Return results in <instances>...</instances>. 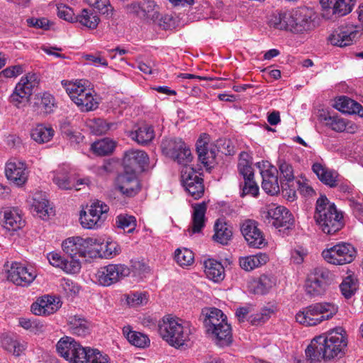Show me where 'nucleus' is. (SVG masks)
Returning <instances> with one entry per match:
<instances>
[{
  "instance_id": "1",
  "label": "nucleus",
  "mask_w": 363,
  "mask_h": 363,
  "mask_svg": "<svg viewBox=\"0 0 363 363\" xmlns=\"http://www.w3.org/2000/svg\"><path fill=\"white\" fill-rule=\"evenodd\" d=\"M347 345L345 330L337 327L328 333L313 338L306 349L307 362L310 363L329 360L342 353Z\"/></svg>"
},
{
  "instance_id": "2",
  "label": "nucleus",
  "mask_w": 363,
  "mask_h": 363,
  "mask_svg": "<svg viewBox=\"0 0 363 363\" xmlns=\"http://www.w3.org/2000/svg\"><path fill=\"white\" fill-rule=\"evenodd\" d=\"M201 318L203 320L206 333L218 346L223 347L231 344V326L228 323L227 316L221 310L216 308H205L202 309Z\"/></svg>"
},
{
  "instance_id": "3",
  "label": "nucleus",
  "mask_w": 363,
  "mask_h": 363,
  "mask_svg": "<svg viewBox=\"0 0 363 363\" xmlns=\"http://www.w3.org/2000/svg\"><path fill=\"white\" fill-rule=\"evenodd\" d=\"M313 218L319 229L328 235L335 234L344 225L342 213L323 195L316 201Z\"/></svg>"
},
{
  "instance_id": "4",
  "label": "nucleus",
  "mask_w": 363,
  "mask_h": 363,
  "mask_svg": "<svg viewBox=\"0 0 363 363\" xmlns=\"http://www.w3.org/2000/svg\"><path fill=\"white\" fill-rule=\"evenodd\" d=\"M161 337L171 346L178 348L189 340L190 326L179 318L167 317L159 325Z\"/></svg>"
},
{
  "instance_id": "5",
  "label": "nucleus",
  "mask_w": 363,
  "mask_h": 363,
  "mask_svg": "<svg viewBox=\"0 0 363 363\" xmlns=\"http://www.w3.org/2000/svg\"><path fill=\"white\" fill-rule=\"evenodd\" d=\"M337 311V308L330 303H316L303 308L296 315V320L306 326H314L324 320L331 318Z\"/></svg>"
},
{
  "instance_id": "6",
  "label": "nucleus",
  "mask_w": 363,
  "mask_h": 363,
  "mask_svg": "<svg viewBox=\"0 0 363 363\" xmlns=\"http://www.w3.org/2000/svg\"><path fill=\"white\" fill-rule=\"evenodd\" d=\"M334 279V274L326 267L318 266L311 270L305 282V290L311 297L323 296Z\"/></svg>"
},
{
  "instance_id": "7",
  "label": "nucleus",
  "mask_w": 363,
  "mask_h": 363,
  "mask_svg": "<svg viewBox=\"0 0 363 363\" xmlns=\"http://www.w3.org/2000/svg\"><path fill=\"white\" fill-rule=\"evenodd\" d=\"M159 6L153 0H141L133 1L127 5L128 12L146 23H157L164 29L162 24V18L160 16Z\"/></svg>"
},
{
  "instance_id": "8",
  "label": "nucleus",
  "mask_w": 363,
  "mask_h": 363,
  "mask_svg": "<svg viewBox=\"0 0 363 363\" xmlns=\"http://www.w3.org/2000/svg\"><path fill=\"white\" fill-rule=\"evenodd\" d=\"M264 223L277 229L290 230L294 227L295 220L292 213L283 206L272 205L262 213Z\"/></svg>"
},
{
  "instance_id": "9",
  "label": "nucleus",
  "mask_w": 363,
  "mask_h": 363,
  "mask_svg": "<svg viewBox=\"0 0 363 363\" xmlns=\"http://www.w3.org/2000/svg\"><path fill=\"white\" fill-rule=\"evenodd\" d=\"M89 347H83L73 338L64 337L56 345L60 355L70 363H86V355Z\"/></svg>"
},
{
  "instance_id": "10",
  "label": "nucleus",
  "mask_w": 363,
  "mask_h": 363,
  "mask_svg": "<svg viewBox=\"0 0 363 363\" xmlns=\"http://www.w3.org/2000/svg\"><path fill=\"white\" fill-rule=\"evenodd\" d=\"M322 256L328 263L343 265L351 263L354 259L356 250L352 245L341 242L324 250Z\"/></svg>"
},
{
  "instance_id": "11",
  "label": "nucleus",
  "mask_w": 363,
  "mask_h": 363,
  "mask_svg": "<svg viewBox=\"0 0 363 363\" xmlns=\"http://www.w3.org/2000/svg\"><path fill=\"white\" fill-rule=\"evenodd\" d=\"M108 206L101 201L93 202L87 206V211L80 213V223L87 229H94L100 227L106 219V213L108 211Z\"/></svg>"
},
{
  "instance_id": "12",
  "label": "nucleus",
  "mask_w": 363,
  "mask_h": 363,
  "mask_svg": "<svg viewBox=\"0 0 363 363\" xmlns=\"http://www.w3.org/2000/svg\"><path fill=\"white\" fill-rule=\"evenodd\" d=\"M130 274L125 264H108L101 267L96 274L97 283L103 286H111Z\"/></svg>"
},
{
  "instance_id": "13",
  "label": "nucleus",
  "mask_w": 363,
  "mask_h": 363,
  "mask_svg": "<svg viewBox=\"0 0 363 363\" xmlns=\"http://www.w3.org/2000/svg\"><path fill=\"white\" fill-rule=\"evenodd\" d=\"M322 17L327 20H335L350 13L355 0H320Z\"/></svg>"
},
{
  "instance_id": "14",
  "label": "nucleus",
  "mask_w": 363,
  "mask_h": 363,
  "mask_svg": "<svg viewBox=\"0 0 363 363\" xmlns=\"http://www.w3.org/2000/svg\"><path fill=\"white\" fill-rule=\"evenodd\" d=\"M35 80V74H28L21 77L9 97V101L18 108L25 106L32 94Z\"/></svg>"
},
{
  "instance_id": "15",
  "label": "nucleus",
  "mask_w": 363,
  "mask_h": 363,
  "mask_svg": "<svg viewBox=\"0 0 363 363\" xmlns=\"http://www.w3.org/2000/svg\"><path fill=\"white\" fill-rule=\"evenodd\" d=\"M313 11L307 7L297 9L288 17L289 30L296 33L311 30L313 27Z\"/></svg>"
},
{
  "instance_id": "16",
  "label": "nucleus",
  "mask_w": 363,
  "mask_h": 363,
  "mask_svg": "<svg viewBox=\"0 0 363 363\" xmlns=\"http://www.w3.org/2000/svg\"><path fill=\"white\" fill-rule=\"evenodd\" d=\"M182 181L186 191L194 199H200L204 193L203 179L191 167H183Z\"/></svg>"
},
{
  "instance_id": "17",
  "label": "nucleus",
  "mask_w": 363,
  "mask_h": 363,
  "mask_svg": "<svg viewBox=\"0 0 363 363\" xmlns=\"http://www.w3.org/2000/svg\"><path fill=\"white\" fill-rule=\"evenodd\" d=\"M116 189L123 196L133 197L140 191L141 186L135 172L125 169L119 174L115 182Z\"/></svg>"
},
{
  "instance_id": "18",
  "label": "nucleus",
  "mask_w": 363,
  "mask_h": 363,
  "mask_svg": "<svg viewBox=\"0 0 363 363\" xmlns=\"http://www.w3.org/2000/svg\"><path fill=\"white\" fill-rule=\"evenodd\" d=\"M360 33L356 26L346 25L339 27L328 38L330 43L340 48L349 46L359 37Z\"/></svg>"
},
{
  "instance_id": "19",
  "label": "nucleus",
  "mask_w": 363,
  "mask_h": 363,
  "mask_svg": "<svg viewBox=\"0 0 363 363\" xmlns=\"http://www.w3.org/2000/svg\"><path fill=\"white\" fill-rule=\"evenodd\" d=\"M36 277L35 271L18 262L12 264L8 270L7 279L17 286H28Z\"/></svg>"
},
{
  "instance_id": "20",
  "label": "nucleus",
  "mask_w": 363,
  "mask_h": 363,
  "mask_svg": "<svg viewBox=\"0 0 363 363\" xmlns=\"http://www.w3.org/2000/svg\"><path fill=\"white\" fill-rule=\"evenodd\" d=\"M257 223L251 219L244 220L240 230L248 245L255 248H262L266 245L262 232L258 228Z\"/></svg>"
},
{
  "instance_id": "21",
  "label": "nucleus",
  "mask_w": 363,
  "mask_h": 363,
  "mask_svg": "<svg viewBox=\"0 0 363 363\" xmlns=\"http://www.w3.org/2000/svg\"><path fill=\"white\" fill-rule=\"evenodd\" d=\"M238 169L239 174L242 176L244 179L243 185H241L242 197L246 195L257 196L259 194V186L254 180V172L252 167L245 160H240Z\"/></svg>"
},
{
  "instance_id": "22",
  "label": "nucleus",
  "mask_w": 363,
  "mask_h": 363,
  "mask_svg": "<svg viewBox=\"0 0 363 363\" xmlns=\"http://www.w3.org/2000/svg\"><path fill=\"white\" fill-rule=\"evenodd\" d=\"M281 187L283 191H286L288 197L294 199L296 196V186L294 171L292 165L285 161H279V172Z\"/></svg>"
},
{
  "instance_id": "23",
  "label": "nucleus",
  "mask_w": 363,
  "mask_h": 363,
  "mask_svg": "<svg viewBox=\"0 0 363 363\" xmlns=\"http://www.w3.org/2000/svg\"><path fill=\"white\" fill-rule=\"evenodd\" d=\"M209 135L203 133L198 139L196 146L199 160L203 164L207 170H210L215 164L216 151L208 147Z\"/></svg>"
},
{
  "instance_id": "24",
  "label": "nucleus",
  "mask_w": 363,
  "mask_h": 363,
  "mask_svg": "<svg viewBox=\"0 0 363 363\" xmlns=\"http://www.w3.org/2000/svg\"><path fill=\"white\" fill-rule=\"evenodd\" d=\"M148 160V155L145 151L135 149L129 150L125 152L124 155V168L136 173V171L144 169Z\"/></svg>"
},
{
  "instance_id": "25",
  "label": "nucleus",
  "mask_w": 363,
  "mask_h": 363,
  "mask_svg": "<svg viewBox=\"0 0 363 363\" xmlns=\"http://www.w3.org/2000/svg\"><path fill=\"white\" fill-rule=\"evenodd\" d=\"M5 173L7 179L17 186L24 184L28 179L25 164L18 160H10L6 163Z\"/></svg>"
},
{
  "instance_id": "26",
  "label": "nucleus",
  "mask_w": 363,
  "mask_h": 363,
  "mask_svg": "<svg viewBox=\"0 0 363 363\" xmlns=\"http://www.w3.org/2000/svg\"><path fill=\"white\" fill-rule=\"evenodd\" d=\"M60 306L58 298L47 295L32 304L31 311L37 315H49L55 313Z\"/></svg>"
},
{
  "instance_id": "27",
  "label": "nucleus",
  "mask_w": 363,
  "mask_h": 363,
  "mask_svg": "<svg viewBox=\"0 0 363 363\" xmlns=\"http://www.w3.org/2000/svg\"><path fill=\"white\" fill-rule=\"evenodd\" d=\"M0 224L8 231H16L24 226V220L17 209L8 208L0 212Z\"/></svg>"
},
{
  "instance_id": "28",
  "label": "nucleus",
  "mask_w": 363,
  "mask_h": 363,
  "mask_svg": "<svg viewBox=\"0 0 363 363\" xmlns=\"http://www.w3.org/2000/svg\"><path fill=\"white\" fill-rule=\"evenodd\" d=\"M262 177V187L268 194H277L281 187V183L279 182L278 171L275 167L270 166L268 169L261 171Z\"/></svg>"
},
{
  "instance_id": "29",
  "label": "nucleus",
  "mask_w": 363,
  "mask_h": 363,
  "mask_svg": "<svg viewBox=\"0 0 363 363\" xmlns=\"http://www.w3.org/2000/svg\"><path fill=\"white\" fill-rule=\"evenodd\" d=\"M232 238L233 226L226 221L225 218L217 219L214 224L213 240L219 244L226 245Z\"/></svg>"
},
{
  "instance_id": "30",
  "label": "nucleus",
  "mask_w": 363,
  "mask_h": 363,
  "mask_svg": "<svg viewBox=\"0 0 363 363\" xmlns=\"http://www.w3.org/2000/svg\"><path fill=\"white\" fill-rule=\"evenodd\" d=\"M79 242V257H96L103 248L102 239L96 238H82L79 237L77 240Z\"/></svg>"
},
{
  "instance_id": "31",
  "label": "nucleus",
  "mask_w": 363,
  "mask_h": 363,
  "mask_svg": "<svg viewBox=\"0 0 363 363\" xmlns=\"http://www.w3.org/2000/svg\"><path fill=\"white\" fill-rule=\"evenodd\" d=\"M313 172L324 184L333 188L338 185L339 174L320 163L315 162L312 166Z\"/></svg>"
},
{
  "instance_id": "32",
  "label": "nucleus",
  "mask_w": 363,
  "mask_h": 363,
  "mask_svg": "<svg viewBox=\"0 0 363 363\" xmlns=\"http://www.w3.org/2000/svg\"><path fill=\"white\" fill-rule=\"evenodd\" d=\"M155 135L153 126L147 123L138 126L129 133L132 140L142 145H147L152 142Z\"/></svg>"
},
{
  "instance_id": "33",
  "label": "nucleus",
  "mask_w": 363,
  "mask_h": 363,
  "mask_svg": "<svg viewBox=\"0 0 363 363\" xmlns=\"http://www.w3.org/2000/svg\"><path fill=\"white\" fill-rule=\"evenodd\" d=\"M35 99L34 107L38 114L47 116L54 111L55 100L52 94L44 92L38 95Z\"/></svg>"
},
{
  "instance_id": "34",
  "label": "nucleus",
  "mask_w": 363,
  "mask_h": 363,
  "mask_svg": "<svg viewBox=\"0 0 363 363\" xmlns=\"http://www.w3.org/2000/svg\"><path fill=\"white\" fill-rule=\"evenodd\" d=\"M54 183L62 189H71L75 188L79 190V185L84 184V180H77V183L74 182V179L69 175L68 172L65 169L57 170L55 172L53 177Z\"/></svg>"
},
{
  "instance_id": "35",
  "label": "nucleus",
  "mask_w": 363,
  "mask_h": 363,
  "mask_svg": "<svg viewBox=\"0 0 363 363\" xmlns=\"http://www.w3.org/2000/svg\"><path fill=\"white\" fill-rule=\"evenodd\" d=\"M186 145L180 138L166 139L162 142V149L163 152L174 161H182L178 156V152L185 148Z\"/></svg>"
},
{
  "instance_id": "36",
  "label": "nucleus",
  "mask_w": 363,
  "mask_h": 363,
  "mask_svg": "<svg viewBox=\"0 0 363 363\" xmlns=\"http://www.w3.org/2000/svg\"><path fill=\"white\" fill-rule=\"evenodd\" d=\"M192 227L189 229L192 233H197L201 231L205 226V214L207 206L205 202L196 203L193 206Z\"/></svg>"
},
{
  "instance_id": "37",
  "label": "nucleus",
  "mask_w": 363,
  "mask_h": 363,
  "mask_svg": "<svg viewBox=\"0 0 363 363\" xmlns=\"http://www.w3.org/2000/svg\"><path fill=\"white\" fill-rule=\"evenodd\" d=\"M68 326L70 333L78 336H86L90 331V323L80 315L69 316Z\"/></svg>"
},
{
  "instance_id": "38",
  "label": "nucleus",
  "mask_w": 363,
  "mask_h": 363,
  "mask_svg": "<svg viewBox=\"0 0 363 363\" xmlns=\"http://www.w3.org/2000/svg\"><path fill=\"white\" fill-rule=\"evenodd\" d=\"M32 208L36 215L43 220L48 219L51 215L54 214L53 209L50 206L48 200L41 194L35 195Z\"/></svg>"
},
{
  "instance_id": "39",
  "label": "nucleus",
  "mask_w": 363,
  "mask_h": 363,
  "mask_svg": "<svg viewBox=\"0 0 363 363\" xmlns=\"http://www.w3.org/2000/svg\"><path fill=\"white\" fill-rule=\"evenodd\" d=\"M204 267L205 274L209 279L217 282L224 279V267L220 262L208 259L204 262Z\"/></svg>"
},
{
  "instance_id": "40",
  "label": "nucleus",
  "mask_w": 363,
  "mask_h": 363,
  "mask_svg": "<svg viewBox=\"0 0 363 363\" xmlns=\"http://www.w3.org/2000/svg\"><path fill=\"white\" fill-rule=\"evenodd\" d=\"M268 260L269 257L266 253L259 252L254 255L241 257L239 263L240 267L244 270L251 271L265 264Z\"/></svg>"
},
{
  "instance_id": "41",
  "label": "nucleus",
  "mask_w": 363,
  "mask_h": 363,
  "mask_svg": "<svg viewBox=\"0 0 363 363\" xmlns=\"http://www.w3.org/2000/svg\"><path fill=\"white\" fill-rule=\"evenodd\" d=\"M123 333L128 342L139 348H145L150 345L149 337L140 332L134 331L130 326H124Z\"/></svg>"
},
{
  "instance_id": "42",
  "label": "nucleus",
  "mask_w": 363,
  "mask_h": 363,
  "mask_svg": "<svg viewBox=\"0 0 363 363\" xmlns=\"http://www.w3.org/2000/svg\"><path fill=\"white\" fill-rule=\"evenodd\" d=\"M336 106L337 109L343 113L357 114L363 117V107L362 105L347 96L340 97Z\"/></svg>"
},
{
  "instance_id": "43",
  "label": "nucleus",
  "mask_w": 363,
  "mask_h": 363,
  "mask_svg": "<svg viewBox=\"0 0 363 363\" xmlns=\"http://www.w3.org/2000/svg\"><path fill=\"white\" fill-rule=\"evenodd\" d=\"M94 91L89 88L85 89L80 96L79 100H72L82 111H89L96 109L98 107V102L94 98Z\"/></svg>"
},
{
  "instance_id": "44",
  "label": "nucleus",
  "mask_w": 363,
  "mask_h": 363,
  "mask_svg": "<svg viewBox=\"0 0 363 363\" xmlns=\"http://www.w3.org/2000/svg\"><path fill=\"white\" fill-rule=\"evenodd\" d=\"M3 348L16 357L21 356L27 348L25 341L14 339L9 336H4L1 340Z\"/></svg>"
},
{
  "instance_id": "45",
  "label": "nucleus",
  "mask_w": 363,
  "mask_h": 363,
  "mask_svg": "<svg viewBox=\"0 0 363 363\" xmlns=\"http://www.w3.org/2000/svg\"><path fill=\"white\" fill-rule=\"evenodd\" d=\"M75 21L88 28L95 29L100 22V18L94 11L84 9L75 16Z\"/></svg>"
},
{
  "instance_id": "46",
  "label": "nucleus",
  "mask_w": 363,
  "mask_h": 363,
  "mask_svg": "<svg viewBox=\"0 0 363 363\" xmlns=\"http://www.w3.org/2000/svg\"><path fill=\"white\" fill-rule=\"evenodd\" d=\"M54 133L55 130L52 127L38 124L32 129L30 136L33 140L41 144L49 142Z\"/></svg>"
},
{
  "instance_id": "47",
  "label": "nucleus",
  "mask_w": 363,
  "mask_h": 363,
  "mask_svg": "<svg viewBox=\"0 0 363 363\" xmlns=\"http://www.w3.org/2000/svg\"><path fill=\"white\" fill-rule=\"evenodd\" d=\"M275 285V280L272 277L262 274L257 280L251 284L253 292L257 294H267Z\"/></svg>"
},
{
  "instance_id": "48",
  "label": "nucleus",
  "mask_w": 363,
  "mask_h": 363,
  "mask_svg": "<svg viewBox=\"0 0 363 363\" xmlns=\"http://www.w3.org/2000/svg\"><path fill=\"white\" fill-rule=\"evenodd\" d=\"M117 126V123H108L101 118L94 119L89 124L91 132L96 135L105 134L109 130H116Z\"/></svg>"
},
{
  "instance_id": "49",
  "label": "nucleus",
  "mask_w": 363,
  "mask_h": 363,
  "mask_svg": "<svg viewBox=\"0 0 363 363\" xmlns=\"http://www.w3.org/2000/svg\"><path fill=\"white\" fill-rule=\"evenodd\" d=\"M114 147V141L108 138L96 141L91 145V150L94 152L101 156L111 153Z\"/></svg>"
},
{
  "instance_id": "50",
  "label": "nucleus",
  "mask_w": 363,
  "mask_h": 363,
  "mask_svg": "<svg viewBox=\"0 0 363 363\" xmlns=\"http://www.w3.org/2000/svg\"><path fill=\"white\" fill-rule=\"evenodd\" d=\"M62 84L65 87L66 92L72 100L78 101V96L84 91L85 89H89L81 83V82H65L62 81Z\"/></svg>"
},
{
  "instance_id": "51",
  "label": "nucleus",
  "mask_w": 363,
  "mask_h": 363,
  "mask_svg": "<svg viewBox=\"0 0 363 363\" xmlns=\"http://www.w3.org/2000/svg\"><path fill=\"white\" fill-rule=\"evenodd\" d=\"M116 226L128 233H133L136 227V219L133 216L119 215L116 217Z\"/></svg>"
},
{
  "instance_id": "52",
  "label": "nucleus",
  "mask_w": 363,
  "mask_h": 363,
  "mask_svg": "<svg viewBox=\"0 0 363 363\" xmlns=\"http://www.w3.org/2000/svg\"><path fill=\"white\" fill-rule=\"evenodd\" d=\"M102 242L103 248L100 250V252L97 254L98 256L105 258H111L120 253L121 248L117 242L108 240L106 243H104V240H102Z\"/></svg>"
},
{
  "instance_id": "53",
  "label": "nucleus",
  "mask_w": 363,
  "mask_h": 363,
  "mask_svg": "<svg viewBox=\"0 0 363 363\" xmlns=\"http://www.w3.org/2000/svg\"><path fill=\"white\" fill-rule=\"evenodd\" d=\"M77 239L79 237L69 238L62 244L63 251L70 257H79L80 243L77 240Z\"/></svg>"
},
{
  "instance_id": "54",
  "label": "nucleus",
  "mask_w": 363,
  "mask_h": 363,
  "mask_svg": "<svg viewBox=\"0 0 363 363\" xmlns=\"http://www.w3.org/2000/svg\"><path fill=\"white\" fill-rule=\"evenodd\" d=\"M174 258L176 262L182 267L189 266L194 262L193 252L187 248L176 250Z\"/></svg>"
},
{
  "instance_id": "55",
  "label": "nucleus",
  "mask_w": 363,
  "mask_h": 363,
  "mask_svg": "<svg viewBox=\"0 0 363 363\" xmlns=\"http://www.w3.org/2000/svg\"><path fill=\"white\" fill-rule=\"evenodd\" d=\"M342 295L347 298H351L357 289V281L351 276L347 277L340 286Z\"/></svg>"
},
{
  "instance_id": "56",
  "label": "nucleus",
  "mask_w": 363,
  "mask_h": 363,
  "mask_svg": "<svg viewBox=\"0 0 363 363\" xmlns=\"http://www.w3.org/2000/svg\"><path fill=\"white\" fill-rule=\"evenodd\" d=\"M110 363L107 355L103 354L96 349L88 348L86 363Z\"/></svg>"
},
{
  "instance_id": "57",
  "label": "nucleus",
  "mask_w": 363,
  "mask_h": 363,
  "mask_svg": "<svg viewBox=\"0 0 363 363\" xmlns=\"http://www.w3.org/2000/svg\"><path fill=\"white\" fill-rule=\"evenodd\" d=\"M327 127L336 132H343L346 130L347 123L345 119L337 116H332L327 123Z\"/></svg>"
},
{
  "instance_id": "58",
  "label": "nucleus",
  "mask_w": 363,
  "mask_h": 363,
  "mask_svg": "<svg viewBox=\"0 0 363 363\" xmlns=\"http://www.w3.org/2000/svg\"><path fill=\"white\" fill-rule=\"evenodd\" d=\"M127 302L133 306L143 305L147 302V297L145 293L135 292L127 296Z\"/></svg>"
},
{
  "instance_id": "59",
  "label": "nucleus",
  "mask_w": 363,
  "mask_h": 363,
  "mask_svg": "<svg viewBox=\"0 0 363 363\" xmlns=\"http://www.w3.org/2000/svg\"><path fill=\"white\" fill-rule=\"evenodd\" d=\"M76 257H70V259H65L62 269L65 272L74 274L79 271L81 268L80 262L76 259Z\"/></svg>"
},
{
  "instance_id": "60",
  "label": "nucleus",
  "mask_w": 363,
  "mask_h": 363,
  "mask_svg": "<svg viewBox=\"0 0 363 363\" xmlns=\"http://www.w3.org/2000/svg\"><path fill=\"white\" fill-rule=\"evenodd\" d=\"M57 16L65 21H75V16L74 12L71 8L69 6L60 4L57 7Z\"/></svg>"
},
{
  "instance_id": "61",
  "label": "nucleus",
  "mask_w": 363,
  "mask_h": 363,
  "mask_svg": "<svg viewBox=\"0 0 363 363\" xmlns=\"http://www.w3.org/2000/svg\"><path fill=\"white\" fill-rule=\"evenodd\" d=\"M23 72V68L21 65L11 66L0 72V82L4 78L16 77Z\"/></svg>"
},
{
  "instance_id": "62",
  "label": "nucleus",
  "mask_w": 363,
  "mask_h": 363,
  "mask_svg": "<svg viewBox=\"0 0 363 363\" xmlns=\"http://www.w3.org/2000/svg\"><path fill=\"white\" fill-rule=\"evenodd\" d=\"M96 2L94 5L91 6L94 9L107 17H111L113 14V8L108 0H96Z\"/></svg>"
},
{
  "instance_id": "63",
  "label": "nucleus",
  "mask_w": 363,
  "mask_h": 363,
  "mask_svg": "<svg viewBox=\"0 0 363 363\" xmlns=\"http://www.w3.org/2000/svg\"><path fill=\"white\" fill-rule=\"evenodd\" d=\"M60 287L67 294H76L79 291L78 286L74 285L73 281L69 279H62L60 280Z\"/></svg>"
},
{
  "instance_id": "64",
  "label": "nucleus",
  "mask_w": 363,
  "mask_h": 363,
  "mask_svg": "<svg viewBox=\"0 0 363 363\" xmlns=\"http://www.w3.org/2000/svg\"><path fill=\"white\" fill-rule=\"evenodd\" d=\"M274 28L279 30H289V18L286 15H279L275 16L274 20L272 21Z\"/></svg>"
}]
</instances>
